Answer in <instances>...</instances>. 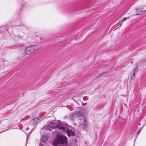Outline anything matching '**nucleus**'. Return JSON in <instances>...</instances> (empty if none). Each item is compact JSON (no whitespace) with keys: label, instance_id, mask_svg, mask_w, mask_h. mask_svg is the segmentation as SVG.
I'll use <instances>...</instances> for the list:
<instances>
[{"label":"nucleus","instance_id":"obj_2","mask_svg":"<svg viewBox=\"0 0 146 146\" xmlns=\"http://www.w3.org/2000/svg\"><path fill=\"white\" fill-rule=\"evenodd\" d=\"M67 125L64 122L60 123L58 125V128L64 131H66L68 136L69 137L73 135L74 132L69 130L67 128Z\"/></svg>","mask_w":146,"mask_h":146},{"label":"nucleus","instance_id":"obj_5","mask_svg":"<svg viewBox=\"0 0 146 146\" xmlns=\"http://www.w3.org/2000/svg\"><path fill=\"white\" fill-rule=\"evenodd\" d=\"M138 70V67L137 66L134 69H133V72L131 73L130 74V75L131 76V80H133L134 79V76L135 73Z\"/></svg>","mask_w":146,"mask_h":146},{"label":"nucleus","instance_id":"obj_13","mask_svg":"<svg viewBox=\"0 0 146 146\" xmlns=\"http://www.w3.org/2000/svg\"><path fill=\"white\" fill-rule=\"evenodd\" d=\"M39 146H43V145H42V144H40V145H39Z\"/></svg>","mask_w":146,"mask_h":146},{"label":"nucleus","instance_id":"obj_7","mask_svg":"<svg viewBox=\"0 0 146 146\" xmlns=\"http://www.w3.org/2000/svg\"><path fill=\"white\" fill-rule=\"evenodd\" d=\"M56 126V125L54 122H51L48 124L49 127L51 128H54Z\"/></svg>","mask_w":146,"mask_h":146},{"label":"nucleus","instance_id":"obj_11","mask_svg":"<svg viewBox=\"0 0 146 146\" xmlns=\"http://www.w3.org/2000/svg\"><path fill=\"white\" fill-rule=\"evenodd\" d=\"M123 21H120L119 22V26L118 27V28L120 27H121V25L122 24V23Z\"/></svg>","mask_w":146,"mask_h":146},{"label":"nucleus","instance_id":"obj_9","mask_svg":"<svg viewBox=\"0 0 146 146\" xmlns=\"http://www.w3.org/2000/svg\"><path fill=\"white\" fill-rule=\"evenodd\" d=\"M34 48V51L40 49L42 47V46L41 45H38L36 46H33Z\"/></svg>","mask_w":146,"mask_h":146},{"label":"nucleus","instance_id":"obj_6","mask_svg":"<svg viewBox=\"0 0 146 146\" xmlns=\"http://www.w3.org/2000/svg\"><path fill=\"white\" fill-rule=\"evenodd\" d=\"M42 141L43 143H45L47 141V137L45 134L43 135L41 138Z\"/></svg>","mask_w":146,"mask_h":146},{"label":"nucleus","instance_id":"obj_3","mask_svg":"<svg viewBox=\"0 0 146 146\" xmlns=\"http://www.w3.org/2000/svg\"><path fill=\"white\" fill-rule=\"evenodd\" d=\"M34 50L33 46H28L25 48L24 52L26 54L30 55L34 53L35 51Z\"/></svg>","mask_w":146,"mask_h":146},{"label":"nucleus","instance_id":"obj_10","mask_svg":"<svg viewBox=\"0 0 146 146\" xmlns=\"http://www.w3.org/2000/svg\"><path fill=\"white\" fill-rule=\"evenodd\" d=\"M40 119H41V117H40V116H39L37 117L34 118H33L32 121H35V124H36V122H38V121H36V120H39Z\"/></svg>","mask_w":146,"mask_h":146},{"label":"nucleus","instance_id":"obj_8","mask_svg":"<svg viewBox=\"0 0 146 146\" xmlns=\"http://www.w3.org/2000/svg\"><path fill=\"white\" fill-rule=\"evenodd\" d=\"M143 9L140 10L139 11V12L138 11H137V13L136 14V15H141L146 12V10H143Z\"/></svg>","mask_w":146,"mask_h":146},{"label":"nucleus","instance_id":"obj_1","mask_svg":"<svg viewBox=\"0 0 146 146\" xmlns=\"http://www.w3.org/2000/svg\"><path fill=\"white\" fill-rule=\"evenodd\" d=\"M55 141L58 144L66 145L67 143V137L62 135L60 132L57 133Z\"/></svg>","mask_w":146,"mask_h":146},{"label":"nucleus","instance_id":"obj_12","mask_svg":"<svg viewBox=\"0 0 146 146\" xmlns=\"http://www.w3.org/2000/svg\"><path fill=\"white\" fill-rule=\"evenodd\" d=\"M129 18V17H127L125 18H124L123 19L122 21H125V20L128 19Z\"/></svg>","mask_w":146,"mask_h":146},{"label":"nucleus","instance_id":"obj_4","mask_svg":"<svg viewBox=\"0 0 146 146\" xmlns=\"http://www.w3.org/2000/svg\"><path fill=\"white\" fill-rule=\"evenodd\" d=\"M79 122L81 124L85 125L86 123L85 117L82 115L79 117Z\"/></svg>","mask_w":146,"mask_h":146}]
</instances>
